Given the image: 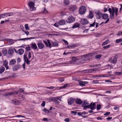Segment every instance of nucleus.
I'll return each instance as SVG.
<instances>
[{
    "label": "nucleus",
    "instance_id": "f257e3e1",
    "mask_svg": "<svg viewBox=\"0 0 122 122\" xmlns=\"http://www.w3.org/2000/svg\"><path fill=\"white\" fill-rule=\"evenodd\" d=\"M109 5H108L107 8L105 7L104 9V12L107 11V8H108V11L110 14V18L111 19H113L114 18V16L115 15H115L117 16L118 15V8L116 7H112V9L109 8Z\"/></svg>",
    "mask_w": 122,
    "mask_h": 122
},
{
    "label": "nucleus",
    "instance_id": "f03ea898",
    "mask_svg": "<svg viewBox=\"0 0 122 122\" xmlns=\"http://www.w3.org/2000/svg\"><path fill=\"white\" fill-rule=\"evenodd\" d=\"M86 10V8L84 6H82L80 7L79 12L81 15H83L85 14Z\"/></svg>",
    "mask_w": 122,
    "mask_h": 122
},
{
    "label": "nucleus",
    "instance_id": "7ed1b4c3",
    "mask_svg": "<svg viewBox=\"0 0 122 122\" xmlns=\"http://www.w3.org/2000/svg\"><path fill=\"white\" fill-rule=\"evenodd\" d=\"M78 64L83 63L86 61L84 55H82L78 56Z\"/></svg>",
    "mask_w": 122,
    "mask_h": 122
},
{
    "label": "nucleus",
    "instance_id": "20e7f679",
    "mask_svg": "<svg viewBox=\"0 0 122 122\" xmlns=\"http://www.w3.org/2000/svg\"><path fill=\"white\" fill-rule=\"evenodd\" d=\"M77 8V7L76 5H71L69 6L68 9L72 13H73L75 11Z\"/></svg>",
    "mask_w": 122,
    "mask_h": 122
},
{
    "label": "nucleus",
    "instance_id": "39448f33",
    "mask_svg": "<svg viewBox=\"0 0 122 122\" xmlns=\"http://www.w3.org/2000/svg\"><path fill=\"white\" fill-rule=\"evenodd\" d=\"M89 103L87 100H84L82 103L81 106L83 107V109L86 110L87 108H89Z\"/></svg>",
    "mask_w": 122,
    "mask_h": 122
},
{
    "label": "nucleus",
    "instance_id": "423d86ee",
    "mask_svg": "<svg viewBox=\"0 0 122 122\" xmlns=\"http://www.w3.org/2000/svg\"><path fill=\"white\" fill-rule=\"evenodd\" d=\"M14 13L13 12L6 13L0 14V19L1 18L7 17L8 16H12Z\"/></svg>",
    "mask_w": 122,
    "mask_h": 122
},
{
    "label": "nucleus",
    "instance_id": "0eeeda50",
    "mask_svg": "<svg viewBox=\"0 0 122 122\" xmlns=\"http://www.w3.org/2000/svg\"><path fill=\"white\" fill-rule=\"evenodd\" d=\"M75 18L72 16H70L66 20V22L68 23H71L74 22L75 20Z\"/></svg>",
    "mask_w": 122,
    "mask_h": 122
},
{
    "label": "nucleus",
    "instance_id": "6e6552de",
    "mask_svg": "<svg viewBox=\"0 0 122 122\" xmlns=\"http://www.w3.org/2000/svg\"><path fill=\"white\" fill-rule=\"evenodd\" d=\"M43 42L46 45L47 47H48L51 48V44L49 40H43Z\"/></svg>",
    "mask_w": 122,
    "mask_h": 122
},
{
    "label": "nucleus",
    "instance_id": "1a4fd4ad",
    "mask_svg": "<svg viewBox=\"0 0 122 122\" xmlns=\"http://www.w3.org/2000/svg\"><path fill=\"white\" fill-rule=\"evenodd\" d=\"M70 62L71 63H76L78 64V57L74 56L72 57L71 60L70 61Z\"/></svg>",
    "mask_w": 122,
    "mask_h": 122
},
{
    "label": "nucleus",
    "instance_id": "9d476101",
    "mask_svg": "<svg viewBox=\"0 0 122 122\" xmlns=\"http://www.w3.org/2000/svg\"><path fill=\"white\" fill-rule=\"evenodd\" d=\"M92 53H91L84 55L86 61L90 59L92 57Z\"/></svg>",
    "mask_w": 122,
    "mask_h": 122
},
{
    "label": "nucleus",
    "instance_id": "9b49d317",
    "mask_svg": "<svg viewBox=\"0 0 122 122\" xmlns=\"http://www.w3.org/2000/svg\"><path fill=\"white\" fill-rule=\"evenodd\" d=\"M108 15L107 14L105 13L103 14H102V19L104 20H106L107 19V20L105 22V23H107L109 21V18L108 19Z\"/></svg>",
    "mask_w": 122,
    "mask_h": 122
},
{
    "label": "nucleus",
    "instance_id": "f8f14e48",
    "mask_svg": "<svg viewBox=\"0 0 122 122\" xmlns=\"http://www.w3.org/2000/svg\"><path fill=\"white\" fill-rule=\"evenodd\" d=\"M89 108H90L91 110L95 109L96 107L95 104L94 103H92L91 102L89 105Z\"/></svg>",
    "mask_w": 122,
    "mask_h": 122
},
{
    "label": "nucleus",
    "instance_id": "ddd939ff",
    "mask_svg": "<svg viewBox=\"0 0 122 122\" xmlns=\"http://www.w3.org/2000/svg\"><path fill=\"white\" fill-rule=\"evenodd\" d=\"M77 46V44H73L67 46L66 48L68 49L74 48Z\"/></svg>",
    "mask_w": 122,
    "mask_h": 122
},
{
    "label": "nucleus",
    "instance_id": "4468645a",
    "mask_svg": "<svg viewBox=\"0 0 122 122\" xmlns=\"http://www.w3.org/2000/svg\"><path fill=\"white\" fill-rule=\"evenodd\" d=\"M81 24L83 25L89 23L88 21L87 20V19L84 18L81 19Z\"/></svg>",
    "mask_w": 122,
    "mask_h": 122
},
{
    "label": "nucleus",
    "instance_id": "2eb2a0df",
    "mask_svg": "<svg viewBox=\"0 0 122 122\" xmlns=\"http://www.w3.org/2000/svg\"><path fill=\"white\" fill-rule=\"evenodd\" d=\"M102 13L101 12H98L96 15L97 19H100L102 17Z\"/></svg>",
    "mask_w": 122,
    "mask_h": 122
},
{
    "label": "nucleus",
    "instance_id": "dca6fc26",
    "mask_svg": "<svg viewBox=\"0 0 122 122\" xmlns=\"http://www.w3.org/2000/svg\"><path fill=\"white\" fill-rule=\"evenodd\" d=\"M37 45L39 48L40 49H43L45 46L44 44L41 42L38 43Z\"/></svg>",
    "mask_w": 122,
    "mask_h": 122
},
{
    "label": "nucleus",
    "instance_id": "f3484780",
    "mask_svg": "<svg viewBox=\"0 0 122 122\" xmlns=\"http://www.w3.org/2000/svg\"><path fill=\"white\" fill-rule=\"evenodd\" d=\"M74 99L72 98H70L68 100V104L71 105L72 104L74 101Z\"/></svg>",
    "mask_w": 122,
    "mask_h": 122
},
{
    "label": "nucleus",
    "instance_id": "a211bd4d",
    "mask_svg": "<svg viewBox=\"0 0 122 122\" xmlns=\"http://www.w3.org/2000/svg\"><path fill=\"white\" fill-rule=\"evenodd\" d=\"M75 101L77 104L79 105L81 104L83 102L82 101L81 99L78 98L75 99Z\"/></svg>",
    "mask_w": 122,
    "mask_h": 122
},
{
    "label": "nucleus",
    "instance_id": "6ab92c4d",
    "mask_svg": "<svg viewBox=\"0 0 122 122\" xmlns=\"http://www.w3.org/2000/svg\"><path fill=\"white\" fill-rule=\"evenodd\" d=\"M66 23V21L65 20H61L58 22V24L60 25H63L65 24Z\"/></svg>",
    "mask_w": 122,
    "mask_h": 122
},
{
    "label": "nucleus",
    "instance_id": "aec40b11",
    "mask_svg": "<svg viewBox=\"0 0 122 122\" xmlns=\"http://www.w3.org/2000/svg\"><path fill=\"white\" fill-rule=\"evenodd\" d=\"M31 47L34 50H36L37 48L36 44L35 43H32L31 45Z\"/></svg>",
    "mask_w": 122,
    "mask_h": 122
},
{
    "label": "nucleus",
    "instance_id": "412c9836",
    "mask_svg": "<svg viewBox=\"0 0 122 122\" xmlns=\"http://www.w3.org/2000/svg\"><path fill=\"white\" fill-rule=\"evenodd\" d=\"M24 52V50L23 49H20L18 50V53L20 55L22 54Z\"/></svg>",
    "mask_w": 122,
    "mask_h": 122
},
{
    "label": "nucleus",
    "instance_id": "4be33fe9",
    "mask_svg": "<svg viewBox=\"0 0 122 122\" xmlns=\"http://www.w3.org/2000/svg\"><path fill=\"white\" fill-rule=\"evenodd\" d=\"M93 12L92 11H90L89 15L88 16V17L89 18L92 19L93 17Z\"/></svg>",
    "mask_w": 122,
    "mask_h": 122
},
{
    "label": "nucleus",
    "instance_id": "5701e85b",
    "mask_svg": "<svg viewBox=\"0 0 122 122\" xmlns=\"http://www.w3.org/2000/svg\"><path fill=\"white\" fill-rule=\"evenodd\" d=\"M28 4L30 8H35L34 7L35 4L34 3L32 2H30Z\"/></svg>",
    "mask_w": 122,
    "mask_h": 122
},
{
    "label": "nucleus",
    "instance_id": "b1692460",
    "mask_svg": "<svg viewBox=\"0 0 122 122\" xmlns=\"http://www.w3.org/2000/svg\"><path fill=\"white\" fill-rule=\"evenodd\" d=\"M20 67L19 65H15L13 67V70L14 71L16 70L19 69Z\"/></svg>",
    "mask_w": 122,
    "mask_h": 122
},
{
    "label": "nucleus",
    "instance_id": "393cba45",
    "mask_svg": "<svg viewBox=\"0 0 122 122\" xmlns=\"http://www.w3.org/2000/svg\"><path fill=\"white\" fill-rule=\"evenodd\" d=\"M34 39V38L33 37H29L27 38H24L20 39L18 40V41H22L24 40H28L30 39Z\"/></svg>",
    "mask_w": 122,
    "mask_h": 122
},
{
    "label": "nucleus",
    "instance_id": "a878e982",
    "mask_svg": "<svg viewBox=\"0 0 122 122\" xmlns=\"http://www.w3.org/2000/svg\"><path fill=\"white\" fill-rule=\"evenodd\" d=\"M16 63V60L15 59H13L11 60L9 63L10 65L14 64Z\"/></svg>",
    "mask_w": 122,
    "mask_h": 122
},
{
    "label": "nucleus",
    "instance_id": "bb28decb",
    "mask_svg": "<svg viewBox=\"0 0 122 122\" xmlns=\"http://www.w3.org/2000/svg\"><path fill=\"white\" fill-rule=\"evenodd\" d=\"M14 51L12 49H9L8 51V54L9 55L13 54L14 53Z\"/></svg>",
    "mask_w": 122,
    "mask_h": 122
},
{
    "label": "nucleus",
    "instance_id": "cd10ccee",
    "mask_svg": "<svg viewBox=\"0 0 122 122\" xmlns=\"http://www.w3.org/2000/svg\"><path fill=\"white\" fill-rule=\"evenodd\" d=\"M64 4L66 5H69L70 3V0H64Z\"/></svg>",
    "mask_w": 122,
    "mask_h": 122
},
{
    "label": "nucleus",
    "instance_id": "c85d7f7f",
    "mask_svg": "<svg viewBox=\"0 0 122 122\" xmlns=\"http://www.w3.org/2000/svg\"><path fill=\"white\" fill-rule=\"evenodd\" d=\"M117 57L116 56H115L113 59L112 63L114 64H116L117 63Z\"/></svg>",
    "mask_w": 122,
    "mask_h": 122
},
{
    "label": "nucleus",
    "instance_id": "c756f323",
    "mask_svg": "<svg viewBox=\"0 0 122 122\" xmlns=\"http://www.w3.org/2000/svg\"><path fill=\"white\" fill-rule=\"evenodd\" d=\"M24 88H19V91H20V92H19V96H20L21 95V92H24Z\"/></svg>",
    "mask_w": 122,
    "mask_h": 122
},
{
    "label": "nucleus",
    "instance_id": "7c9ffc66",
    "mask_svg": "<svg viewBox=\"0 0 122 122\" xmlns=\"http://www.w3.org/2000/svg\"><path fill=\"white\" fill-rule=\"evenodd\" d=\"M109 42L110 41H109V40L108 39H107L102 43V45L103 46L105 45H106L108 44Z\"/></svg>",
    "mask_w": 122,
    "mask_h": 122
},
{
    "label": "nucleus",
    "instance_id": "2f4dec72",
    "mask_svg": "<svg viewBox=\"0 0 122 122\" xmlns=\"http://www.w3.org/2000/svg\"><path fill=\"white\" fill-rule=\"evenodd\" d=\"M5 68L3 66H1L0 67V73H2L5 70Z\"/></svg>",
    "mask_w": 122,
    "mask_h": 122
},
{
    "label": "nucleus",
    "instance_id": "473e14b6",
    "mask_svg": "<svg viewBox=\"0 0 122 122\" xmlns=\"http://www.w3.org/2000/svg\"><path fill=\"white\" fill-rule=\"evenodd\" d=\"M79 24L78 23H75L73 26L72 27L73 28H76L78 27L79 26Z\"/></svg>",
    "mask_w": 122,
    "mask_h": 122
},
{
    "label": "nucleus",
    "instance_id": "72a5a7b5",
    "mask_svg": "<svg viewBox=\"0 0 122 122\" xmlns=\"http://www.w3.org/2000/svg\"><path fill=\"white\" fill-rule=\"evenodd\" d=\"M43 111L45 112L46 113H48L50 112V111L49 110H47L45 108H44V109L42 110Z\"/></svg>",
    "mask_w": 122,
    "mask_h": 122
},
{
    "label": "nucleus",
    "instance_id": "f704fd0d",
    "mask_svg": "<svg viewBox=\"0 0 122 122\" xmlns=\"http://www.w3.org/2000/svg\"><path fill=\"white\" fill-rule=\"evenodd\" d=\"M53 46H58V43L56 42H52Z\"/></svg>",
    "mask_w": 122,
    "mask_h": 122
},
{
    "label": "nucleus",
    "instance_id": "c9c22d12",
    "mask_svg": "<svg viewBox=\"0 0 122 122\" xmlns=\"http://www.w3.org/2000/svg\"><path fill=\"white\" fill-rule=\"evenodd\" d=\"M122 41V38H120L119 39H116V43H119Z\"/></svg>",
    "mask_w": 122,
    "mask_h": 122
},
{
    "label": "nucleus",
    "instance_id": "e433bc0d",
    "mask_svg": "<svg viewBox=\"0 0 122 122\" xmlns=\"http://www.w3.org/2000/svg\"><path fill=\"white\" fill-rule=\"evenodd\" d=\"M101 108V105L100 104H98L97 106V111L99 110Z\"/></svg>",
    "mask_w": 122,
    "mask_h": 122
},
{
    "label": "nucleus",
    "instance_id": "4c0bfd02",
    "mask_svg": "<svg viewBox=\"0 0 122 122\" xmlns=\"http://www.w3.org/2000/svg\"><path fill=\"white\" fill-rule=\"evenodd\" d=\"M70 86V85L69 84H66L64 85L63 86H61L62 89L63 88H65L67 87H69Z\"/></svg>",
    "mask_w": 122,
    "mask_h": 122
},
{
    "label": "nucleus",
    "instance_id": "58836bf2",
    "mask_svg": "<svg viewBox=\"0 0 122 122\" xmlns=\"http://www.w3.org/2000/svg\"><path fill=\"white\" fill-rule=\"evenodd\" d=\"M101 55H98L95 56V58L96 59H99L101 57Z\"/></svg>",
    "mask_w": 122,
    "mask_h": 122
},
{
    "label": "nucleus",
    "instance_id": "ea45409f",
    "mask_svg": "<svg viewBox=\"0 0 122 122\" xmlns=\"http://www.w3.org/2000/svg\"><path fill=\"white\" fill-rule=\"evenodd\" d=\"M115 74L117 75H122V71L121 72H116Z\"/></svg>",
    "mask_w": 122,
    "mask_h": 122
},
{
    "label": "nucleus",
    "instance_id": "a19ab883",
    "mask_svg": "<svg viewBox=\"0 0 122 122\" xmlns=\"http://www.w3.org/2000/svg\"><path fill=\"white\" fill-rule=\"evenodd\" d=\"M27 53L26 55H24V61L28 59L27 57Z\"/></svg>",
    "mask_w": 122,
    "mask_h": 122
},
{
    "label": "nucleus",
    "instance_id": "79ce46f5",
    "mask_svg": "<svg viewBox=\"0 0 122 122\" xmlns=\"http://www.w3.org/2000/svg\"><path fill=\"white\" fill-rule=\"evenodd\" d=\"M84 83L83 81H80L79 82V85L81 86H85V85L84 84Z\"/></svg>",
    "mask_w": 122,
    "mask_h": 122
},
{
    "label": "nucleus",
    "instance_id": "37998d69",
    "mask_svg": "<svg viewBox=\"0 0 122 122\" xmlns=\"http://www.w3.org/2000/svg\"><path fill=\"white\" fill-rule=\"evenodd\" d=\"M25 27L26 30H28L30 29L28 27V24H26L25 25Z\"/></svg>",
    "mask_w": 122,
    "mask_h": 122
},
{
    "label": "nucleus",
    "instance_id": "c03bdc74",
    "mask_svg": "<svg viewBox=\"0 0 122 122\" xmlns=\"http://www.w3.org/2000/svg\"><path fill=\"white\" fill-rule=\"evenodd\" d=\"M3 65H4L5 66H6L7 65H8V62L6 61V60H5L3 62Z\"/></svg>",
    "mask_w": 122,
    "mask_h": 122
},
{
    "label": "nucleus",
    "instance_id": "a18cd8bd",
    "mask_svg": "<svg viewBox=\"0 0 122 122\" xmlns=\"http://www.w3.org/2000/svg\"><path fill=\"white\" fill-rule=\"evenodd\" d=\"M25 49L26 51H28L30 50V48L29 46H27L25 47Z\"/></svg>",
    "mask_w": 122,
    "mask_h": 122
},
{
    "label": "nucleus",
    "instance_id": "49530a36",
    "mask_svg": "<svg viewBox=\"0 0 122 122\" xmlns=\"http://www.w3.org/2000/svg\"><path fill=\"white\" fill-rule=\"evenodd\" d=\"M111 45H108L107 46H105L103 47V48L104 49H106L110 47Z\"/></svg>",
    "mask_w": 122,
    "mask_h": 122
},
{
    "label": "nucleus",
    "instance_id": "de8ad7c7",
    "mask_svg": "<svg viewBox=\"0 0 122 122\" xmlns=\"http://www.w3.org/2000/svg\"><path fill=\"white\" fill-rule=\"evenodd\" d=\"M12 92L13 93V95H15L18 94V95H19V92L18 91H15L14 92Z\"/></svg>",
    "mask_w": 122,
    "mask_h": 122
},
{
    "label": "nucleus",
    "instance_id": "09e8293b",
    "mask_svg": "<svg viewBox=\"0 0 122 122\" xmlns=\"http://www.w3.org/2000/svg\"><path fill=\"white\" fill-rule=\"evenodd\" d=\"M95 20H94V22L92 24H90V27H92L94 26L95 25Z\"/></svg>",
    "mask_w": 122,
    "mask_h": 122
},
{
    "label": "nucleus",
    "instance_id": "8fccbe9b",
    "mask_svg": "<svg viewBox=\"0 0 122 122\" xmlns=\"http://www.w3.org/2000/svg\"><path fill=\"white\" fill-rule=\"evenodd\" d=\"M61 15L62 16H63L66 14V12L64 11H61L60 12Z\"/></svg>",
    "mask_w": 122,
    "mask_h": 122
},
{
    "label": "nucleus",
    "instance_id": "3c124183",
    "mask_svg": "<svg viewBox=\"0 0 122 122\" xmlns=\"http://www.w3.org/2000/svg\"><path fill=\"white\" fill-rule=\"evenodd\" d=\"M25 62H26L27 64H29L30 63V61L28 60V59L24 61Z\"/></svg>",
    "mask_w": 122,
    "mask_h": 122
},
{
    "label": "nucleus",
    "instance_id": "603ef678",
    "mask_svg": "<svg viewBox=\"0 0 122 122\" xmlns=\"http://www.w3.org/2000/svg\"><path fill=\"white\" fill-rule=\"evenodd\" d=\"M63 42L65 43V45H68V43L67 41L64 39H63Z\"/></svg>",
    "mask_w": 122,
    "mask_h": 122
},
{
    "label": "nucleus",
    "instance_id": "864d4df0",
    "mask_svg": "<svg viewBox=\"0 0 122 122\" xmlns=\"http://www.w3.org/2000/svg\"><path fill=\"white\" fill-rule=\"evenodd\" d=\"M45 102L43 101L42 102V103L41 104V106L43 107H44L45 106Z\"/></svg>",
    "mask_w": 122,
    "mask_h": 122
},
{
    "label": "nucleus",
    "instance_id": "5fc2aeb1",
    "mask_svg": "<svg viewBox=\"0 0 122 122\" xmlns=\"http://www.w3.org/2000/svg\"><path fill=\"white\" fill-rule=\"evenodd\" d=\"M54 88H56V90H60L62 89V87H54Z\"/></svg>",
    "mask_w": 122,
    "mask_h": 122
},
{
    "label": "nucleus",
    "instance_id": "6e6d98bb",
    "mask_svg": "<svg viewBox=\"0 0 122 122\" xmlns=\"http://www.w3.org/2000/svg\"><path fill=\"white\" fill-rule=\"evenodd\" d=\"M31 53L30 52H29L28 53V59H30L31 57Z\"/></svg>",
    "mask_w": 122,
    "mask_h": 122
},
{
    "label": "nucleus",
    "instance_id": "4d7b16f0",
    "mask_svg": "<svg viewBox=\"0 0 122 122\" xmlns=\"http://www.w3.org/2000/svg\"><path fill=\"white\" fill-rule=\"evenodd\" d=\"M92 69H87L86 70L88 71V72H89V73H92V72H93L92 70Z\"/></svg>",
    "mask_w": 122,
    "mask_h": 122
},
{
    "label": "nucleus",
    "instance_id": "13d9d810",
    "mask_svg": "<svg viewBox=\"0 0 122 122\" xmlns=\"http://www.w3.org/2000/svg\"><path fill=\"white\" fill-rule=\"evenodd\" d=\"M110 112H106L104 114V115L107 116L109 115L110 114Z\"/></svg>",
    "mask_w": 122,
    "mask_h": 122
},
{
    "label": "nucleus",
    "instance_id": "bf43d9fd",
    "mask_svg": "<svg viewBox=\"0 0 122 122\" xmlns=\"http://www.w3.org/2000/svg\"><path fill=\"white\" fill-rule=\"evenodd\" d=\"M58 23H55L54 25L55 26L57 27H59V25H58Z\"/></svg>",
    "mask_w": 122,
    "mask_h": 122
},
{
    "label": "nucleus",
    "instance_id": "052dcab7",
    "mask_svg": "<svg viewBox=\"0 0 122 122\" xmlns=\"http://www.w3.org/2000/svg\"><path fill=\"white\" fill-rule=\"evenodd\" d=\"M120 5L121 6V7L119 9V11L120 12H121L122 10V4H120Z\"/></svg>",
    "mask_w": 122,
    "mask_h": 122
},
{
    "label": "nucleus",
    "instance_id": "680f3d73",
    "mask_svg": "<svg viewBox=\"0 0 122 122\" xmlns=\"http://www.w3.org/2000/svg\"><path fill=\"white\" fill-rule=\"evenodd\" d=\"M16 117H22L24 118L25 117L24 116L20 115H17L16 116Z\"/></svg>",
    "mask_w": 122,
    "mask_h": 122
},
{
    "label": "nucleus",
    "instance_id": "e2e57ef3",
    "mask_svg": "<svg viewBox=\"0 0 122 122\" xmlns=\"http://www.w3.org/2000/svg\"><path fill=\"white\" fill-rule=\"evenodd\" d=\"M57 100V97H54L53 98V101L55 102H56Z\"/></svg>",
    "mask_w": 122,
    "mask_h": 122
},
{
    "label": "nucleus",
    "instance_id": "0e129e2a",
    "mask_svg": "<svg viewBox=\"0 0 122 122\" xmlns=\"http://www.w3.org/2000/svg\"><path fill=\"white\" fill-rule=\"evenodd\" d=\"M97 65H89V66H90L91 67H95V66H97Z\"/></svg>",
    "mask_w": 122,
    "mask_h": 122
},
{
    "label": "nucleus",
    "instance_id": "69168bd1",
    "mask_svg": "<svg viewBox=\"0 0 122 122\" xmlns=\"http://www.w3.org/2000/svg\"><path fill=\"white\" fill-rule=\"evenodd\" d=\"M121 31H119L118 32V33L117 34V35L118 36H120L121 35Z\"/></svg>",
    "mask_w": 122,
    "mask_h": 122
},
{
    "label": "nucleus",
    "instance_id": "338daca9",
    "mask_svg": "<svg viewBox=\"0 0 122 122\" xmlns=\"http://www.w3.org/2000/svg\"><path fill=\"white\" fill-rule=\"evenodd\" d=\"M71 112V113L74 114L75 115H76V113H77V112L74 111H72Z\"/></svg>",
    "mask_w": 122,
    "mask_h": 122
},
{
    "label": "nucleus",
    "instance_id": "774afa93",
    "mask_svg": "<svg viewBox=\"0 0 122 122\" xmlns=\"http://www.w3.org/2000/svg\"><path fill=\"white\" fill-rule=\"evenodd\" d=\"M69 119H70L69 118H66L64 120V121L66 122H68L69 121Z\"/></svg>",
    "mask_w": 122,
    "mask_h": 122
}]
</instances>
